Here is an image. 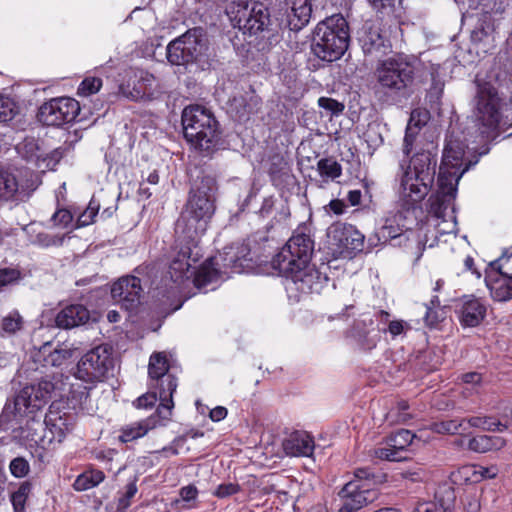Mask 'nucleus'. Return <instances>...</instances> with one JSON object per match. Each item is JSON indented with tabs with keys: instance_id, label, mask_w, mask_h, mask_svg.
I'll use <instances>...</instances> for the list:
<instances>
[{
	"instance_id": "f257e3e1",
	"label": "nucleus",
	"mask_w": 512,
	"mask_h": 512,
	"mask_svg": "<svg viewBox=\"0 0 512 512\" xmlns=\"http://www.w3.org/2000/svg\"><path fill=\"white\" fill-rule=\"evenodd\" d=\"M211 218L182 211L175 226L176 245L171 254L168 274L171 281L180 286L192 276L190 269L202 256L200 238L205 234Z\"/></svg>"
},
{
	"instance_id": "f03ea898",
	"label": "nucleus",
	"mask_w": 512,
	"mask_h": 512,
	"mask_svg": "<svg viewBox=\"0 0 512 512\" xmlns=\"http://www.w3.org/2000/svg\"><path fill=\"white\" fill-rule=\"evenodd\" d=\"M436 156V146L430 141L412 156L408 165L401 164L397 195L404 211L415 209L428 195L436 175Z\"/></svg>"
},
{
	"instance_id": "7ed1b4c3",
	"label": "nucleus",
	"mask_w": 512,
	"mask_h": 512,
	"mask_svg": "<svg viewBox=\"0 0 512 512\" xmlns=\"http://www.w3.org/2000/svg\"><path fill=\"white\" fill-rule=\"evenodd\" d=\"M465 147L463 141L454 139L452 135L447 140L439 168L438 192L431 204V209L436 217L444 220L446 217L452 219V227L449 232L453 231L456 226L453 201L456 197L458 182L463 174L478 162V159L475 161L466 159Z\"/></svg>"
},
{
	"instance_id": "20e7f679",
	"label": "nucleus",
	"mask_w": 512,
	"mask_h": 512,
	"mask_svg": "<svg viewBox=\"0 0 512 512\" xmlns=\"http://www.w3.org/2000/svg\"><path fill=\"white\" fill-rule=\"evenodd\" d=\"M414 66L403 57H392L379 63L375 70V95L387 104L401 103L414 92Z\"/></svg>"
},
{
	"instance_id": "39448f33",
	"label": "nucleus",
	"mask_w": 512,
	"mask_h": 512,
	"mask_svg": "<svg viewBox=\"0 0 512 512\" xmlns=\"http://www.w3.org/2000/svg\"><path fill=\"white\" fill-rule=\"evenodd\" d=\"M90 388L86 385L66 383L63 380L52 382L48 379H42L23 387L16 395L13 402L15 414L20 416L29 415L40 410L53 395L64 396L66 393L71 395L72 399L83 404L89 396Z\"/></svg>"
},
{
	"instance_id": "423d86ee",
	"label": "nucleus",
	"mask_w": 512,
	"mask_h": 512,
	"mask_svg": "<svg viewBox=\"0 0 512 512\" xmlns=\"http://www.w3.org/2000/svg\"><path fill=\"white\" fill-rule=\"evenodd\" d=\"M350 34L346 19L335 14L320 21L314 29L311 50L322 61L340 59L349 46Z\"/></svg>"
},
{
	"instance_id": "0eeeda50",
	"label": "nucleus",
	"mask_w": 512,
	"mask_h": 512,
	"mask_svg": "<svg viewBox=\"0 0 512 512\" xmlns=\"http://www.w3.org/2000/svg\"><path fill=\"white\" fill-rule=\"evenodd\" d=\"M250 250L247 245L241 244L224 248L218 256L210 257L199 268L197 272L194 267L190 269L193 273L191 278L198 289H205L215 283L222 275H227V270L232 273H242L245 268L250 267Z\"/></svg>"
},
{
	"instance_id": "6e6552de",
	"label": "nucleus",
	"mask_w": 512,
	"mask_h": 512,
	"mask_svg": "<svg viewBox=\"0 0 512 512\" xmlns=\"http://www.w3.org/2000/svg\"><path fill=\"white\" fill-rule=\"evenodd\" d=\"M382 474H375L370 468L355 470L354 479L346 483L339 491L341 505L338 512H357L378 496L375 485L383 481Z\"/></svg>"
},
{
	"instance_id": "1a4fd4ad",
	"label": "nucleus",
	"mask_w": 512,
	"mask_h": 512,
	"mask_svg": "<svg viewBox=\"0 0 512 512\" xmlns=\"http://www.w3.org/2000/svg\"><path fill=\"white\" fill-rule=\"evenodd\" d=\"M182 125L185 138L196 148L209 151L217 144V121L204 107H186L182 113Z\"/></svg>"
},
{
	"instance_id": "9d476101",
	"label": "nucleus",
	"mask_w": 512,
	"mask_h": 512,
	"mask_svg": "<svg viewBox=\"0 0 512 512\" xmlns=\"http://www.w3.org/2000/svg\"><path fill=\"white\" fill-rule=\"evenodd\" d=\"M234 27L250 35L263 31L270 23L268 9L255 1L234 2L227 11Z\"/></svg>"
},
{
	"instance_id": "9b49d317",
	"label": "nucleus",
	"mask_w": 512,
	"mask_h": 512,
	"mask_svg": "<svg viewBox=\"0 0 512 512\" xmlns=\"http://www.w3.org/2000/svg\"><path fill=\"white\" fill-rule=\"evenodd\" d=\"M284 286L289 298L298 301L302 295L320 293L327 285L328 277L314 266L307 265L296 272L283 275Z\"/></svg>"
},
{
	"instance_id": "f8f14e48",
	"label": "nucleus",
	"mask_w": 512,
	"mask_h": 512,
	"mask_svg": "<svg viewBox=\"0 0 512 512\" xmlns=\"http://www.w3.org/2000/svg\"><path fill=\"white\" fill-rule=\"evenodd\" d=\"M205 49L201 30H189L168 44L167 59L172 65H186L196 61Z\"/></svg>"
},
{
	"instance_id": "ddd939ff",
	"label": "nucleus",
	"mask_w": 512,
	"mask_h": 512,
	"mask_svg": "<svg viewBox=\"0 0 512 512\" xmlns=\"http://www.w3.org/2000/svg\"><path fill=\"white\" fill-rule=\"evenodd\" d=\"M111 367L112 359L109 349L105 346H97L79 360L75 377L92 384L102 381Z\"/></svg>"
},
{
	"instance_id": "4468645a",
	"label": "nucleus",
	"mask_w": 512,
	"mask_h": 512,
	"mask_svg": "<svg viewBox=\"0 0 512 512\" xmlns=\"http://www.w3.org/2000/svg\"><path fill=\"white\" fill-rule=\"evenodd\" d=\"M475 116L479 122V133L483 137H488L490 130L496 128L500 122L499 98L489 84L478 87Z\"/></svg>"
},
{
	"instance_id": "2eb2a0df",
	"label": "nucleus",
	"mask_w": 512,
	"mask_h": 512,
	"mask_svg": "<svg viewBox=\"0 0 512 512\" xmlns=\"http://www.w3.org/2000/svg\"><path fill=\"white\" fill-rule=\"evenodd\" d=\"M216 181L210 175H198L184 210L211 218L215 211Z\"/></svg>"
},
{
	"instance_id": "dca6fc26",
	"label": "nucleus",
	"mask_w": 512,
	"mask_h": 512,
	"mask_svg": "<svg viewBox=\"0 0 512 512\" xmlns=\"http://www.w3.org/2000/svg\"><path fill=\"white\" fill-rule=\"evenodd\" d=\"M80 111L79 103L69 97L51 99L42 104L38 120L47 126H61L72 122Z\"/></svg>"
},
{
	"instance_id": "f3484780",
	"label": "nucleus",
	"mask_w": 512,
	"mask_h": 512,
	"mask_svg": "<svg viewBox=\"0 0 512 512\" xmlns=\"http://www.w3.org/2000/svg\"><path fill=\"white\" fill-rule=\"evenodd\" d=\"M328 242L340 254L360 252L364 246V235L352 225L336 223L327 230Z\"/></svg>"
},
{
	"instance_id": "a211bd4d",
	"label": "nucleus",
	"mask_w": 512,
	"mask_h": 512,
	"mask_svg": "<svg viewBox=\"0 0 512 512\" xmlns=\"http://www.w3.org/2000/svg\"><path fill=\"white\" fill-rule=\"evenodd\" d=\"M144 289L141 280L133 275L119 278L111 287L114 302L127 311H133L141 304Z\"/></svg>"
},
{
	"instance_id": "6ab92c4d",
	"label": "nucleus",
	"mask_w": 512,
	"mask_h": 512,
	"mask_svg": "<svg viewBox=\"0 0 512 512\" xmlns=\"http://www.w3.org/2000/svg\"><path fill=\"white\" fill-rule=\"evenodd\" d=\"M169 420V408L158 407L155 414L151 415L147 419L123 428L119 435V440L123 443L133 441L146 435L148 431L158 426H165Z\"/></svg>"
},
{
	"instance_id": "aec40b11",
	"label": "nucleus",
	"mask_w": 512,
	"mask_h": 512,
	"mask_svg": "<svg viewBox=\"0 0 512 512\" xmlns=\"http://www.w3.org/2000/svg\"><path fill=\"white\" fill-rule=\"evenodd\" d=\"M458 319L463 327H476L486 316V306L473 296H464L456 306Z\"/></svg>"
},
{
	"instance_id": "412c9836",
	"label": "nucleus",
	"mask_w": 512,
	"mask_h": 512,
	"mask_svg": "<svg viewBox=\"0 0 512 512\" xmlns=\"http://www.w3.org/2000/svg\"><path fill=\"white\" fill-rule=\"evenodd\" d=\"M360 41L365 54L380 57L391 50V43L386 34H383L380 27L375 24L366 23Z\"/></svg>"
},
{
	"instance_id": "4be33fe9",
	"label": "nucleus",
	"mask_w": 512,
	"mask_h": 512,
	"mask_svg": "<svg viewBox=\"0 0 512 512\" xmlns=\"http://www.w3.org/2000/svg\"><path fill=\"white\" fill-rule=\"evenodd\" d=\"M72 416L50 409L45 416V434L47 443H60L72 429Z\"/></svg>"
},
{
	"instance_id": "5701e85b",
	"label": "nucleus",
	"mask_w": 512,
	"mask_h": 512,
	"mask_svg": "<svg viewBox=\"0 0 512 512\" xmlns=\"http://www.w3.org/2000/svg\"><path fill=\"white\" fill-rule=\"evenodd\" d=\"M414 438V434L409 430H399L388 439L387 446L375 450L378 458L388 461H401L406 457L402 455Z\"/></svg>"
},
{
	"instance_id": "b1692460",
	"label": "nucleus",
	"mask_w": 512,
	"mask_h": 512,
	"mask_svg": "<svg viewBox=\"0 0 512 512\" xmlns=\"http://www.w3.org/2000/svg\"><path fill=\"white\" fill-rule=\"evenodd\" d=\"M405 216L402 212L389 215L385 218L384 224L378 229L376 235L379 241L386 243L396 241L393 245H401L408 239L406 232L408 228L404 224Z\"/></svg>"
},
{
	"instance_id": "393cba45",
	"label": "nucleus",
	"mask_w": 512,
	"mask_h": 512,
	"mask_svg": "<svg viewBox=\"0 0 512 512\" xmlns=\"http://www.w3.org/2000/svg\"><path fill=\"white\" fill-rule=\"evenodd\" d=\"M455 500L454 489L445 485L436 491L433 500L419 501L413 512H451Z\"/></svg>"
},
{
	"instance_id": "a878e982",
	"label": "nucleus",
	"mask_w": 512,
	"mask_h": 512,
	"mask_svg": "<svg viewBox=\"0 0 512 512\" xmlns=\"http://www.w3.org/2000/svg\"><path fill=\"white\" fill-rule=\"evenodd\" d=\"M282 447L287 456L309 457L314 450V440L305 431H294L283 440Z\"/></svg>"
},
{
	"instance_id": "bb28decb",
	"label": "nucleus",
	"mask_w": 512,
	"mask_h": 512,
	"mask_svg": "<svg viewBox=\"0 0 512 512\" xmlns=\"http://www.w3.org/2000/svg\"><path fill=\"white\" fill-rule=\"evenodd\" d=\"M90 319L89 310L82 304H72L63 308L55 317L57 327L71 329L86 324Z\"/></svg>"
},
{
	"instance_id": "cd10ccee",
	"label": "nucleus",
	"mask_w": 512,
	"mask_h": 512,
	"mask_svg": "<svg viewBox=\"0 0 512 512\" xmlns=\"http://www.w3.org/2000/svg\"><path fill=\"white\" fill-rule=\"evenodd\" d=\"M311 257H305L304 255L288 253L281 249L271 261V265L275 270L281 275H286L291 272H296L298 269L303 268L304 266L310 265Z\"/></svg>"
},
{
	"instance_id": "c85d7f7f",
	"label": "nucleus",
	"mask_w": 512,
	"mask_h": 512,
	"mask_svg": "<svg viewBox=\"0 0 512 512\" xmlns=\"http://www.w3.org/2000/svg\"><path fill=\"white\" fill-rule=\"evenodd\" d=\"M312 6L309 0H293L287 13V24L291 31H300L310 21Z\"/></svg>"
},
{
	"instance_id": "c756f323",
	"label": "nucleus",
	"mask_w": 512,
	"mask_h": 512,
	"mask_svg": "<svg viewBox=\"0 0 512 512\" xmlns=\"http://www.w3.org/2000/svg\"><path fill=\"white\" fill-rule=\"evenodd\" d=\"M36 361H42L44 366L60 367L72 357V349L59 346L53 347L45 343L36 354Z\"/></svg>"
},
{
	"instance_id": "7c9ffc66",
	"label": "nucleus",
	"mask_w": 512,
	"mask_h": 512,
	"mask_svg": "<svg viewBox=\"0 0 512 512\" xmlns=\"http://www.w3.org/2000/svg\"><path fill=\"white\" fill-rule=\"evenodd\" d=\"M506 257V254H503V256L493 262H491L490 266L492 269L499 272V274L502 275L501 280L495 281L493 284H489L487 282V286L490 289L491 296L496 301H508L512 299V276L506 275L502 271V267L500 265V261Z\"/></svg>"
},
{
	"instance_id": "2f4dec72",
	"label": "nucleus",
	"mask_w": 512,
	"mask_h": 512,
	"mask_svg": "<svg viewBox=\"0 0 512 512\" xmlns=\"http://www.w3.org/2000/svg\"><path fill=\"white\" fill-rule=\"evenodd\" d=\"M428 120L427 111L414 110L408 122L403 143V153L408 156L413 150L414 144L418 145V132Z\"/></svg>"
},
{
	"instance_id": "473e14b6",
	"label": "nucleus",
	"mask_w": 512,
	"mask_h": 512,
	"mask_svg": "<svg viewBox=\"0 0 512 512\" xmlns=\"http://www.w3.org/2000/svg\"><path fill=\"white\" fill-rule=\"evenodd\" d=\"M0 199L12 198L23 187L19 180L20 171L0 164Z\"/></svg>"
},
{
	"instance_id": "72a5a7b5",
	"label": "nucleus",
	"mask_w": 512,
	"mask_h": 512,
	"mask_svg": "<svg viewBox=\"0 0 512 512\" xmlns=\"http://www.w3.org/2000/svg\"><path fill=\"white\" fill-rule=\"evenodd\" d=\"M288 253H294L304 255L305 257H312L314 251V241L311 239L309 234L301 230H297L289 238L287 243L281 248Z\"/></svg>"
},
{
	"instance_id": "f704fd0d",
	"label": "nucleus",
	"mask_w": 512,
	"mask_h": 512,
	"mask_svg": "<svg viewBox=\"0 0 512 512\" xmlns=\"http://www.w3.org/2000/svg\"><path fill=\"white\" fill-rule=\"evenodd\" d=\"M18 154L27 162L32 163L37 168H42L41 159L44 155L43 145L34 138H26L16 146Z\"/></svg>"
},
{
	"instance_id": "c9c22d12",
	"label": "nucleus",
	"mask_w": 512,
	"mask_h": 512,
	"mask_svg": "<svg viewBox=\"0 0 512 512\" xmlns=\"http://www.w3.org/2000/svg\"><path fill=\"white\" fill-rule=\"evenodd\" d=\"M119 94L132 101H151L158 97L160 91L144 87L141 74H139L138 80L133 87L121 85L119 87Z\"/></svg>"
},
{
	"instance_id": "e433bc0d",
	"label": "nucleus",
	"mask_w": 512,
	"mask_h": 512,
	"mask_svg": "<svg viewBox=\"0 0 512 512\" xmlns=\"http://www.w3.org/2000/svg\"><path fill=\"white\" fill-rule=\"evenodd\" d=\"M505 443V439L499 436L478 435L469 440L468 448L477 453H485L499 450L505 446Z\"/></svg>"
},
{
	"instance_id": "4c0bfd02",
	"label": "nucleus",
	"mask_w": 512,
	"mask_h": 512,
	"mask_svg": "<svg viewBox=\"0 0 512 512\" xmlns=\"http://www.w3.org/2000/svg\"><path fill=\"white\" fill-rule=\"evenodd\" d=\"M168 370V360L164 352H157L151 355L148 365V374L151 379L159 380L167 376Z\"/></svg>"
},
{
	"instance_id": "58836bf2",
	"label": "nucleus",
	"mask_w": 512,
	"mask_h": 512,
	"mask_svg": "<svg viewBox=\"0 0 512 512\" xmlns=\"http://www.w3.org/2000/svg\"><path fill=\"white\" fill-rule=\"evenodd\" d=\"M450 479L456 485L478 483L477 465L469 464L458 468L451 473Z\"/></svg>"
},
{
	"instance_id": "ea45409f",
	"label": "nucleus",
	"mask_w": 512,
	"mask_h": 512,
	"mask_svg": "<svg viewBox=\"0 0 512 512\" xmlns=\"http://www.w3.org/2000/svg\"><path fill=\"white\" fill-rule=\"evenodd\" d=\"M177 381L176 378L172 375L168 374L164 380L161 382L159 397L161 403L158 407H168L170 410V416L172 415V409L174 407V403L172 400L173 393L176 391Z\"/></svg>"
},
{
	"instance_id": "a19ab883",
	"label": "nucleus",
	"mask_w": 512,
	"mask_h": 512,
	"mask_svg": "<svg viewBox=\"0 0 512 512\" xmlns=\"http://www.w3.org/2000/svg\"><path fill=\"white\" fill-rule=\"evenodd\" d=\"M102 471H87L79 475L73 483V487L77 491H85L91 489L104 480Z\"/></svg>"
},
{
	"instance_id": "79ce46f5",
	"label": "nucleus",
	"mask_w": 512,
	"mask_h": 512,
	"mask_svg": "<svg viewBox=\"0 0 512 512\" xmlns=\"http://www.w3.org/2000/svg\"><path fill=\"white\" fill-rule=\"evenodd\" d=\"M26 429L28 431L27 436L30 437L31 441L41 444L42 446L48 444L47 438L44 437L46 429L45 420L42 422L41 420H37L35 417H32L27 421Z\"/></svg>"
},
{
	"instance_id": "37998d69",
	"label": "nucleus",
	"mask_w": 512,
	"mask_h": 512,
	"mask_svg": "<svg viewBox=\"0 0 512 512\" xmlns=\"http://www.w3.org/2000/svg\"><path fill=\"white\" fill-rule=\"evenodd\" d=\"M32 491V484L24 481L18 489L11 495V502L15 512H24L25 504Z\"/></svg>"
},
{
	"instance_id": "c03bdc74",
	"label": "nucleus",
	"mask_w": 512,
	"mask_h": 512,
	"mask_svg": "<svg viewBox=\"0 0 512 512\" xmlns=\"http://www.w3.org/2000/svg\"><path fill=\"white\" fill-rule=\"evenodd\" d=\"M317 170L322 177L336 179L342 173L341 165L333 158H323L317 163Z\"/></svg>"
},
{
	"instance_id": "a18cd8bd",
	"label": "nucleus",
	"mask_w": 512,
	"mask_h": 512,
	"mask_svg": "<svg viewBox=\"0 0 512 512\" xmlns=\"http://www.w3.org/2000/svg\"><path fill=\"white\" fill-rule=\"evenodd\" d=\"M466 419H447L435 424V431L443 434L464 433Z\"/></svg>"
},
{
	"instance_id": "49530a36",
	"label": "nucleus",
	"mask_w": 512,
	"mask_h": 512,
	"mask_svg": "<svg viewBox=\"0 0 512 512\" xmlns=\"http://www.w3.org/2000/svg\"><path fill=\"white\" fill-rule=\"evenodd\" d=\"M23 326V318L17 311L10 312L1 321V330L3 333L13 335Z\"/></svg>"
},
{
	"instance_id": "de8ad7c7",
	"label": "nucleus",
	"mask_w": 512,
	"mask_h": 512,
	"mask_svg": "<svg viewBox=\"0 0 512 512\" xmlns=\"http://www.w3.org/2000/svg\"><path fill=\"white\" fill-rule=\"evenodd\" d=\"M18 113L16 102L4 95H0V123H6L12 120Z\"/></svg>"
},
{
	"instance_id": "09e8293b",
	"label": "nucleus",
	"mask_w": 512,
	"mask_h": 512,
	"mask_svg": "<svg viewBox=\"0 0 512 512\" xmlns=\"http://www.w3.org/2000/svg\"><path fill=\"white\" fill-rule=\"evenodd\" d=\"M9 470L14 477L23 478L30 472L29 461L22 456L15 457L9 464Z\"/></svg>"
},
{
	"instance_id": "8fccbe9b",
	"label": "nucleus",
	"mask_w": 512,
	"mask_h": 512,
	"mask_svg": "<svg viewBox=\"0 0 512 512\" xmlns=\"http://www.w3.org/2000/svg\"><path fill=\"white\" fill-rule=\"evenodd\" d=\"M102 86V80L97 77H87L85 78L78 87V95L80 96H89L97 93Z\"/></svg>"
},
{
	"instance_id": "3c124183",
	"label": "nucleus",
	"mask_w": 512,
	"mask_h": 512,
	"mask_svg": "<svg viewBox=\"0 0 512 512\" xmlns=\"http://www.w3.org/2000/svg\"><path fill=\"white\" fill-rule=\"evenodd\" d=\"M98 210L99 204H97L94 200H91L86 210L78 216L76 227H85L91 224L98 214Z\"/></svg>"
},
{
	"instance_id": "603ef678",
	"label": "nucleus",
	"mask_w": 512,
	"mask_h": 512,
	"mask_svg": "<svg viewBox=\"0 0 512 512\" xmlns=\"http://www.w3.org/2000/svg\"><path fill=\"white\" fill-rule=\"evenodd\" d=\"M63 157V151L61 148L54 149L50 153H47L44 149V155L41 159V163L43 164L42 170L44 169H53L57 163L60 161V159Z\"/></svg>"
},
{
	"instance_id": "864d4df0",
	"label": "nucleus",
	"mask_w": 512,
	"mask_h": 512,
	"mask_svg": "<svg viewBox=\"0 0 512 512\" xmlns=\"http://www.w3.org/2000/svg\"><path fill=\"white\" fill-rule=\"evenodd\" d=\"M51 220L55 226L65 228L72 222L73 215L67 209H59L53 214Z\"/></svg>"
},
{
	"instance_id": "5fc2aeb1",
	"label": "nucleus",
	"mask_w": 512,
	"mask_h": 512,
	"mask_svg": "<svg viewBox=\"0 0 512 512\" xmlns=\"http://www.w3.org/2000/svg\"><path fill=\"white\" fill-rule=\"evenodd\" d=\"M20 278V272L16 269H0V289L16 282Z\"/></svg>"
},
{
	"instance_id": "6e6d98bb",
	"label": "nucleus",
	"mask_w": 512,
	"mask_h": 512,
	"mask_svg": "<svg viewBox=\"0 0 512 512\" xmlns=\"http://www.w3.org/2000/svg\"><path fill=\"white\" fill-rule=\"evenodd\" d=\"M318 105L325 110L331 111L333 114L340 113L344 109V106L337 100L327 97H320Z\"/></svg>"
},
{
	"instance_id": "4d7b16f0",
	"label": "nucleus",
	"mask_w": 512,
	"mask_h": 512,
	"mask_svg": "<svg viewBox=\"0 0 512 512\" xmlns=\"http://www.w3.org/2000/svg\"><path fill=\"white\" fill-rule=\"evenodd\" d=\"M464 512H478L481 504L476 494H467L462 500Z\"/></svg>"
},
{
	"instance_id": "13d9d810",
	"label": "nucleus",
	"mask_w": 512,
	"mask_h": 512,
	"mask_svg": "<svg viewBox=\"0 0 512 512\" xmlns=\"http://www.w3.org/2000/svg\"><path fill=\"white\" fill-rule=\"evenodd\" d=\"M238 491H239V486L237 484L224 483V484L219 485L216 488L214 495L217 496L218 498H226V497L236 494Z\"/></svg>"
},
{
	"instance_id": "bf43d9fd",
	"label": "nucleus",
	"mask_w": 512,
	"mask_h": 512,
	"mask_svg": "<svg viewBox=\"0 0 512 512\" xmlns=\"http://www.w3.org/2000/svg\"><path fill=\"white\" fill-rule=\"evenodd\" d=\"M399 415L396 417L394 412L390 411L386 415V419L390 422H404L406 421L408 415L405 413V411L408 409V403L406 401H400L397 404Z\"/></svg>"
},
{
	"instance_id": "052dcab7",
	"label": "nucleus",
	"mask_w": 512,
	"mask_h": 512,
	"mask_svg": "<svg viewBox=\"0 0 512 512\" xmlns=\"http://www.w3.org/2000/svg\"><path fill=\"white\" fill-rule=\"evenodd\" d=\"M431 304H432L431 307L426 306V313H425V317H424L426 324L429 326H433L434 324H436L439 321L438 312L434 310V306L436 304L439 305L438 298L434 297L431 300Z\"/></svg>"
},
{
	"instance_id": "680f3d73",
	"label": "nucleus",
	"mask_w": 512,
	"mask_h": 512,
	"mask_svg": "<svg viewBox=\"0 0 512 512\" xmlns=\"http://www.w3.org/2000/svg\"><path fill=\"white\" fill-rule=\"evenodd\" d=\"M156 401L157 396L155 393H147L137 398L134 401V405L136 408L147 409L152 407L156 403Z\"/></svg>"
},
{
	"instance_id": "e2e57ef3",
	"label": "nucleus",
	"mask_w": 512,
	"mask_h": 512,
	"mask_svg": "<svg viewBox=\"0 0 512 512\" xmlns=\"http://www.w3.org/2000/svg\"><path fill=\"white\" fill-rule=\"evenodd\" d=\"M137 493V486L135 482H131L126 486V492L124 496L119 500V506L123 509H126L130 506V500Z\"/></svg>"
},
{
	"instance_id": "0e129e2a",
	"label": "nucleus",
	"mask_w": 512,
	"mask_h": 512,
	"mask_svg": "<svg viewBox=\"0 0 512 512\" xmlns=\"http://www.w3.org/2000/svg\"><path fill=\"white\" fill-rule=\"evenodd\" d=\"M499 469L497 466L492 465L489 467H483L477 465V475L479 476V482L484 479H493L497 476Z\"/></svg>"
},
{
	"instance_id": "69168bd1",
	"label": "nucleus",
	"mask_w": 512,
	"mask_h": 512,
	"mask_svg": "<svg viewBox=\"0 0 512 512\" xmlns=\"http://www.w3.org/2000/svg\"><path fill=\"white\" fill-rule=\"evenodd\" d=\"M473 42H489L492 38V31L489 28H476L471 35Z\"/></svg>"
},
{
	"instance_id": "338daca9",
	"label": "nucleus",
	"mask_w": 512,
	"mask_h": 512,
	"mask_svg": "<svg viewBox=\"0 0 512 512\" xmlns=\"http://www.w3.org/2000/svg\"><path fill=\"white\" fill-rule=\"evenodd\" d=\"M179 495L182 501L191 502L198 496V489L194 485H187L179 490Z\"/></svg>"
},
{
	"instance_id": "774afa93",
	"label": "nucleus",
	"mask_w": 512,
	"mask_h": 512,
	"mask_svg": "<svg viewBox=\"0 0 512 512\" xmlns=\"http://www.w3.org/2000/svg\"><path fill=\"white\" fill-rule=\"evenodd\" d=\"M378 339V335H359L358 342L363 349L370 350L376 346Z\"/></svg>"
}]
</instances>
